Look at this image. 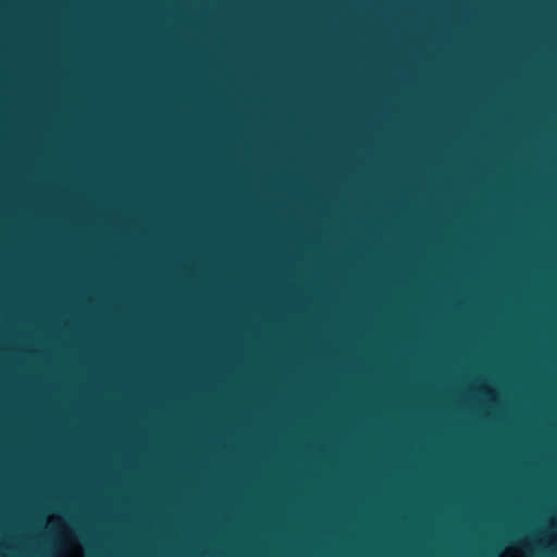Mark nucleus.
<instances>
[{"label":"nucleus","instance_id":"1","mask_svg":"<svg viewBox=\"0 0 557 557\" xmlns=\"http://www.w3.org/2000/svg\"><path fill=\"white\" fill-rule=\"evenodd\" d=\"M500 557H519V555L516 549L509 548Z\"/></svg>","mask_w":557,"mask_h":557}]
</instances>
